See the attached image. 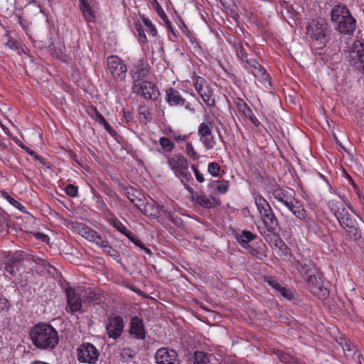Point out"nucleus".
<instances>
[{"instance_id":"6e6d98bb","label":"nucleus","mask_w":364,"mask_h":364,"mask_svg":"<svg viewBox=\"0 0 364 364\" xmlns=\"http://www.w3.org/2000/svg\"><path fill=\"white\" fill-rule=\"evenodd\" d=\"M157 11H158V14L159 15V16L163 19V21H164V22L166 23V24L167 26H171V22L168 19V17L166 16L165 12L164 11V10L160 7V6L158 4V9H157Z\"/></svg>"},{"instance_id":"6ab92c4d","label":"nucleus","mask_w":364,"mask_h":364,"mask_svg":"<svg viewBox=\"0 0 364 364\" xmlns=\"http://www.w3.org/2000/svg\"><path fill=\"white\" fill-rule=\"evenodd\" d=\"M82 301L85 304H99L101 301V294L97 289L89 287H79Z\"/></svg>"},{"instance_id":"a18cd8bd","label":"nucleus","mask_w":364,"mask_h":364,"mask_svg":"<svg viewBox=\"0 0 364 364\" xmlns=\"http://www.w3.org/2000/svg\"><path fill=\"white\" fill-rule=\"evenodd\" d=\"M187 155L192 158L193 160H197L199 158L197 152L195 151L193 144L191 142H188L186 146Z\"/></svg>"},{"instance_id":"603ef678","label":"nucleus","mask_w":364,"mask_h":364,"mask_svg":"<svg viewBox=\"0 0 364 364\" xmlns=\"http://www.w3.org/2000/svg\"><path fill=\"white\" fill-rule=\"evenodd\" d=\"M244 248L246 249L247 250H248V252L252 255L255 256L257 258L261 259V253L259 252V251L256 247H255L252 245H251L250 244H249L248 245L244 247Z\"/></svg>"},{"instance_id":"9d476101","label":"nucleus","mask_w":364,"mask_h":364,"mask_svg":"<svg viewBox=\"0 0 364 364\" xmlns=\"http://www.w3.org/2000/svg\"><path fill=\"white\" fill-rule=\"evenodd\" d=\"M132 90L146 100H156L159 95V92L155 86L147 80L134 82Z\"/></svg>"},{"instance_id":"58836bf2","label":"nucleus","mask_w":364,"mask_h":364,"mask_svg":"<svg viewBox=\"0 0 364 364\" xmlns=\"http://www.w3.org/2000/svg\"><path fill=\"white\" fill-rule=\"evenodd\" d=\"M102 250L104 252L107 253L114 259H118L120 257L119 252L117 250L112 248L109 242L106 245H104Z\"/></svg>"},{"instance_id":"13d9d810","label":"nucleus","mask_w":364,"mask_h":364,"mask_svg":"<svg viewBox=\"0 0 364 364\" xmlns=\"http://www.w3.org/2000/svg\"><path fill=\"white\" fill-rule=\"evenodd\" d=\"M5 45L11 50H16L18 49V43L11 39H8L6 42H5Z\"/></svg>"},{"instance_id":"dca6fc26","label":"nucleus","mask_w":364,"mask_h":364,"mask_svg":"<svg viewBox=\"0 0 364 364\" xmlns=\"http://www.w3.org/2000/svg\"><path fill=\"white\" fill-rule=\"evenodd\" d=\"M137 208L145 215L153 218H157L160 215L162 207L154 201L145 203L142 200L138 199L136 203Z\"/></svg>"},{"instance_id":"cd10ccee","label":"nucleus","mask_w":364,"mask_h":364,"mask_svg":"<svg viewBox=\"0 0 364 364\" xmlns=\"http://www.w3.org/2000/svg\"><path fill=\"white\" fill-rule=\"evenodd\" d=\"M256 237L257 235L255 234L248 230H242L240 234L236 236L237 242L242 247L248 245L250 242L255 240Z\"/></svg>"},{"instance_id":"49530a36","label":"nucleus","mask_w":364,"mask_h":364,"mask_svg":"<svg viewBox=\"0 0 364 364\" xmlns=\"http://www.w3.org/2000/svg\"><path fill=\"white\" fill-rule=\"evenodd\" d=\"M65 191L68 196L74 198L77 196L78 188L73 184H68L65 187Z\"/></svg>"},{"instance_id":"f704fd0d","label":"nucleus","mask_w":364,"mask_h":364,"mask_svg":"<svg viewBox=\"0 0 364 364\" xmlns=\"http://www.w3.org/2000/svg\"><path fill=\"white\" fill-rule=\"evenodd\" d=\"M135 355L136 352L129 348H124L120 352V359L122 362H128L129 359L133 358Z\"/></svg>"},{"instance_id":"338daca9","label":"nucleus","mask_w":364,"mask_h":364,"mask_svg":"<svg viewBox=\"0 0 364 364\" xmlns=\"http://www.w3.org/2000/svg\"><path fill=\"white\" fill-rule=\"evenodd\" d=\"M88 114L92 118H94L95 115L98 112V110L93 106H91L87 109Z\"/></svg>"},{"instance_id":"69168bd1","label":"nucleus","mask_w":364,"mask_h":364,"mask_svg":"<svg viewBox=\"0 0 364 364\" xmlns=\"http://www.w3.org/2000/svg\"><path fill=\"white\" fill-rule=\"evenodd\" d=\"M36 237L37 239L42 240L43 242H46L48 240V237L41 232H38L36 234Z\"/></svg>"},{"instance_id":"2f4dec72","label":"nucleus","mask_w":364,"mask_h":364,"mask_svg":"<svg viewBox=\"0 0 364 364\" xmlns=\"http://www.w3.org/2000/svg\"><path fill=\"white\" fill-rule=\"evenodd\" d=\"M113 225L119 232L124 235L127 238L132 239V233L119 220L114 219L113 220Z\"/></svg>"},{"instance_id":"c85d7f7f","label":"nucleus","mask_w":364,"mask_h":364,"mask_svg":"<svg viewBox=\"0 0 364 364\" xmlns=\"http://www.w3.org/2000/svg\"><path fill=\"white\" fill-rule=\"evenodd\" d=\"M196 203L205 208H211L215 205L220 204L218 199L213 197L210 200L206 198L205 195H199L198 197L196 198Z\"/></svg>"},{"instance_id":"f03ea898","label":"nucleus","mask_w":364,"mask_h":364,"mask_svg":"<svg viewBox=\"0 0 364 364\" xmlns=\"http://www.w3.org/2000/svg\"><path fill=\"white\" fill-rule=\"evenodd\" d=\"M33 344L41 350H53L59 343L58 331L50 324L40 323L30 332Z\"/></svg>"},{"instance_id":"de8ad7c7","label":"nucleus","mask_w":364,"mask_h":364,"mask_svg":"<svg viewBox=\"0 0 364 364\" xmlns=\"http://www.w3.org/2000/svg\"><path fill=\"white\" fill-rule=\"evenodd\" d=\"M92 242L95 243L101 249L103 248L104 245L108 243V241L100 236L97 232L95 234L93 239L91 240Z\"/></svg>"},{"instance_id":"c9c22d12","label":"nucleus","mask_w":364,"mask_h":364,"mask_svg":"<svg viewBox=\"0 0 364 364\" xmlns=\"http://www.w3.org/2000/svg\"><path fill=\"white\" fill-rule=\"evenodd\" d=\"M200 139L207 149H213L216 144L215 139L213 136L212 133L210 135H208V136H205L204 138H201Z\"/></svg>"},{"instance_id":"37998d69","label":"nucleus","mask_w":364,"mask_h":364,"mask_svg":"<svg viewBox=\"0 0 364 364\" xmlns=\"http://www.w3.org/2000/svg\"><path fill=\"white\" fill-rule=\"evenodd\" d=\"M220 166L216 162H210L208 166V171L213 176H218L220 174Z\"/></svg>"},{"instance_id":"e433bc0d","label":"nucleus","mask_w":364,"mask_h":364,"mask_svg":"<svg viewBox=\"0 0 364 364\" xmlns=\"http://www.w3.org/2000/svg\"><path fill=\"white\" fill-rule=\"evenodd\" d=\"M342 348L347 357H353L355 353V347L349 341H345V343L342 346Z\"/></svg>"},{"instance_id":"bb28decb","label":"nucleus","mask_w":364,"mask_h":364,"mask_svg":"<svg viewBox=\"0 0 364 364\" xmlns=\"http://www.w3.org/2000/svg\"><path fill=\"white\" fill-rule=\"evenodd\" d=\"M255 202L260 215H262L272 210L269 203L261 195H256L255 196Z\"/></svg>"},{"instance_id":"5701e85b","label":"nucleus","mask_w":364,"mask_h":364,"mask_svg":"<svg viewBox=\"0 0 364 364\" xmlns=\"http://www.w3.org/2000/svg\"><path fill=\"white\" fill-rule=\"evenodd\" d=\"M264 282L271 286L273 289L279 291L284 298L290 300L292 298L291 291L283 287L279 279L272 277H265Z\"/></svg>"},{"instance_id":"a19ab883","label":"nucleus","mask_w":364,"mask_h":364,"mask_svg":"<svg viewBox=\"0 0 364 364\" xmlns=\"http://www.w3.org/2000/svg\"><path fill=\"white\" fill-rule=\"evenodd\" d=\"M80 234L86 238L87 240L90 241L93 239V237L96 232L92 229H90L87 227H82V228L79 231Z\"/></svg>"},{"instance_id":"393cba45","label":"nucleus","mask_w":364,"mask_h":364,"mask_svg":"<svg viewBox=\"0 0 364 364\" xmlns=\"http://www.w3.org/2000/svg\"><path fill=\"white\" fill-rule=\"evenodd\" d=\"M26 256L24 252L20 253L17 256H12L9 258L7 264H6L5 269L10 274L14 276L19 271V264Z\"/></svg>"},{"instance_id":"052dcab7","label":"nucleus","mask_w":364,"mask_h":364,"mask_svg":"<svg viewBox=\"0 0 364 364\" xmlns=\"http://www.w3.org/2000/svg\"><path fill=\"white\" fill-rule=\"evenodd\" d=\"M28 154L29 155H31V156H33V157H34V159H35L36 160H38V161H41V164H45V161H44V159H42L41 157H40L38 155H37V154H36V152H35V151H33V150H31H31H29V151L28 152Z\"/></svg>"},{"instance_id":"20e7f679","label":"nucleus","mask_w":364,"mask_h":364,"mask_svg":"<svg viewBox=\"0 0 364 364\" xmlns=\"http://www.w3.org/2000/svg\"><path fill=\"white\" fill-rule=\"evenodd\" d=\"M331 21L341 33L352 35L356 28V21L344 4L337 2L331 11Z\"/></svg>"},{"instance_id":"ea45409f","label":"nucleus","mask_w":364,"mask_h":364,"mask_svg":"<svg viewBox=\"0 0 364 364\" xmlns=\"http://www.w3.org/2000/svg\"><path fill=\"white\" fill-rule=\"evenodd\" d=\"M142 21L145 26L147 28L148 31L152 36H156L157 35V30L155 28L154 25L152 23L151 20L146 17H142Z\"/></svg>"},{"instance_id":"9b49d317","label":"nucleus","mask_w":364,"mask_h":364,"mask_svg":"<svg viewBox=\"0 0 364 364\" xmlns=\"http://www.w3.org/2000/svg\"><path fill=\"white\" fill-rule=\"evenodd\" d=\"M307 289L315 296L324 299L328 295V289L324 287L318 272L304 279Z\"/></svg>"},{"instance_id":"f257e3e1","label":"nucleus","mask_w":364,"mask_h":364,"mask_svg":"<svg viewBox=\"0 0 364 364\" xmlns=\"http://www.w3.org/2000/svg\"><path fill=\"white\" fill-rule=\"evenodd\" d=\"M272 194L279 204L287 208L296 218L306 222L311 221L301 202L296 198L294 190L277 187L272 190Z\"/></svg>"},{"instance_id":"ddd939ff","label":"nucleus","mask_w":364,"mask_h":364,"mask_svg":"<svg viewBox=\"0 0 364 364\" xmlns=\"http://www.w3.org/2000/svg\"><path fill=\"white\" fill-rule=\"evenodd\" d=\"M154 358L157 364H180L178 355L175 350L161 348L155 353Z\"/></svg>"},{"instance_id":"3c124183","label":"nucleus","mask_w":364,"mask_h":364,"mask_svg":"<svg viewBox=\"0 0 364 364\" xmlns=\"http://www.w3.org/2000/svg\"><path fill=\"white\" fill-rule=\"evenodd\" d=\"M185 188L188 191V192L190 194L191 199L196 203V198L198 197L199 195L196 193L193 188H191L186 181H184L183 183H182Z\"/></svg>"},{"instance_id":"72a5a7b5","label":"nucleus","mask_w":364,"mask_h":364,"mask_svg":"<svg viewBox=\"0 0 364 364\" xmlns=\"http://www.w3.org/2000/svg\"><path fill=\"white\" fill-rule=\"evenodd\" d=\"M209 358L208 355L203 351H196L194 353V364H208Z\"/></svg>"},{"instance_id":"a878e982","label":"nucleus","mask_w":364,"mask_h":364,"mask_svg":"<svg viewBox=\"0 0 364 364\" xmlns=\"http://www.w3.org/2000/svg\"><path fill=\"white\" fill-rule=\"evenodd\" d=\"M80 9L87 22H93L95 18V11L90 6L88 0H79Z\"/></svg>"},{"instance_id":"864d4df0","label":"nucleus","mask_w":364,"mask_h":364,"mask_svg":"<svg viewBox=\"0 0 364 364\" xmlns=\"http://www.w3.org/2000/svg\"><path fill=\"white\" fill-rule=\"evenodd\" d=\"M191 168L193 169L196 178L199 183H203L205 181L203 175L199 171L197 168L196 166L193 164L191 165Z\"/></svg>"},{"instance_id":"39448f33","label":"nucleus","mask_w":364,"mask_h":364,"mask_svg":"<svg viewBox=\"0 0 364 364\" xmlns=\"http://www.w3.org/2000/svg\"><path fill=\"white\" fill-rule=\"evenodd\" d=\"M307 34L318 44L326 43L331 35V29L323 18L314 19L306 26Z\"/></svg>"},{"instance_id":"e2e57ef3","label":"nucleus","mask_w":364,"mask_h":364,"mask_svg":"<svg viewBox=\"0 0 364 364\" xmlns=\"http://www.w3.org/2000/svg\"><path fill=\"white\" fill-rule=\"evenodd\" d=\"M96 121H97L100 124H103L105 122V119L104 117L101 114V113L98 111V112L95 115L94 118Z\"/></svg>"},{"instance_id":"7ed1b4c3","label":"nucleus","mask_w":364,"mask_h":364,"mask_svg":"<svg viewBox=\"0 0 364 364\" xmlns=\"http://www.w3.org/2000/svg\"><path fill=\"white\" fill-rule=\"evenodd\" d=\"M328 206L331 213L336 216L341 227L348 233L353 240L360 238V232L357 228V223L353 215L349 213L343 203L335 200L328 202Z\"/></svg>"},{"instance_id":"4d7b16f0","label":"nucleus","mask_w":364,"mask_h":364,"mask_svg":"<svg viewBox=\"0 0 364 364\" xmlns=\"http://www.w3.org/2000/svg\"><path fill=\"white\" fill-rule=\"evenodd\" d=\"M9 301L3 296H0V311H4L6 309H8L9 305H8Z\"/></svg>"},{"instance_id":"2eb2a0df","label":"nucleus","mask_w":364,"mask_h":364,"mask_svg":"<svg viewBox=\"0 0 364 364\" xmlns=\"http://www.w3.org/2000/svg\"><path fill=\"white\" fill-rule=\"evenodd\" d=\"M149 70L150 67L146 62L142 60L136 61L130 70L134 83L145 80V77L149 73Z\"/></svg>"},{"instance_id":"79ce46f5","label":"nucleus","mask_w":364,"mask_h":364,"mask_svg":"<svg viewBox=\"0 0 364 364\" xmlns=\"http://www.w3.org/2000/svg\"><path fill=\"white\" fill-rule=\"evenodd\" d=\"M193 83H194L195 88L198 91V93L200 91H202L204 87H208L206 81L204 80V78H203L201 77H195Z\"/></svg>"},{"instance_id":"f3484780","label":"nucleus","mask_w":364,"mask_h":364,"mask_svg":"<svg viewBox=\"0 0 364 364\" xmlns=\"http://www.w3.org/2000/svg\"><path fill=\"white\" fill-rule=\"evenodd\" d=\"M129 334L138 340H144L146 338V331L144 322L138 316L132 318L129 323Z\"/></svg>"},{"instance_id":"c756f323","label":"nucleus","mask_w":364,"mask_h":364,"mask_svg":"<svg viewBox=\"0 0 364 364\" xmlns=\"http://www.w3.org/2000/svg\"><path fill=\"white\" fill-rule=\"evenodd\" d=\"M198 94L208 107L215 105V102L214 97H213V91L209 87H204Z\"/></svg>"},{"instance_id":"b1692460","label":"nucleus","mask_w":364,"mask_h":364,"mask_svg":"<svg viewBox=\"0 0 364 364\" xmlns=\"http://www.w3.org/2000/svg\"><path fill=\"white\" fill-rule=\"evenodd\" d=\"M263 223L270 232H275L279 230V222L272 210L261 215Z\"/></svg>"},{"instance_id":"5fc2aeb1","label":"nucleus","mask_w":364,"mask_h":364,"mask_svg":"<svg viewBox=\"0 0 364 364\" xmlns=\"http://www.w3.org/2000/svg\"><path fill=\"white\" fill-rule=\"evenodd\" d=\"M4 196L14 207H16L18 209H21V208H24L18 201L16 200L8 193H6L5 195H4Z\"/></svg>"},{"instance_id":"f8f14e48","label":"nucleus","mask_w":364,"mask_h":364,"mask_svg":"<svg viewBox=\"0 0 364 364\" xmlns=\"http://www.w3.org/2000/svg\"><path fill=\"white\" fill-rule=\"evenodd\" d=\"M65 295L67 299V311L74 314L81 310L82 306V297L81 292L77 291L73 287L65 289Z\"/></svg>"},{"instance_id":"a211bd4d","label":"nucleus","mask_w":364,"mask_h":364,"mask_svg":"<svg viewBox=\"0 0 364 364\" xmlns=\"http://www.w3.org/2000/svg\"><path fill=\"white\" fill-rule=\"evenodd\" d=\"M296 269L304 279L311 276H314V274L318 272L314 263L306 258L299 260L296 262Z\"/></svg>"},{"instance_id":"412c9836","label":"nucleus","mask_w":364,"mask_h":364,"mask_svg":"<svg viewBox=\"0 0 364 364\" xmlns=\"http://www.w3.org/2000/svg\"><path fill=\"white\" fill-rule=\"evenodd\" d=\"M235 104L239 112L247 117L255 127H258L260 125L259 121L253 114L250 107L243 101V100L237 98L235 100Z\"/></svg>"},{"instance_id":"680f3d73","label":"nucleus","mask_w":364,"mask_h":364,"mask_svg":"<svg viewBox=\"0 0 364 364\" xmlns=\"http://www.w3.org/2000/svg\"><path fill=\"white\" fill-rule=\"evenodd\" d=\"M132 239H129L133 243H134L136 246L142 248L144 247V245L141 241H140L139 239L136 238L134 235L132 234Z\"/></svg>"},{"instance_id":"0eeeda50","label":"nucleus","mask_w":364,"mask_h":364,"mask_svg":"<svg viewBox=\"0 0 364 364\" xmlns=\"http://www.w3.org/2000/svg\"><path fill=\"white\" fill-rule=\"evenodd\" d=\"M350 65L354 69L364 73V44L360 41H355L348 48V55Z\"/></svg>"},{"instance_id":"774afa93","label":"nucleus","mask_w":364,"mask_h":364,"mask_svg":"<svg viewBox=\"0 0 364 364\" xmlns=\"http://www.w3.org/2000/svg\"><path fill=\"white\" fill-rule=\"evenodd\" d=\"M161 211L166 215V217L172 221H174L173 213L171 212H168L166 210H164L163 208Z\"/></svg>"},{"instance_id":"4be33fe9","label":"nucleus","mask_w":364,"mask_h":364,"mask_svg":"<svg viewBox=\"0 0 364 364\" xmlns=\"http://www.w3.org/2000/svg\"><path fill=\"white\" fill-rule=\"evenodd\" d=\"M166 101L170 106H183L185 105L186 99L179 91L169 88L166 90Z\"/></svg>"},{"instance_id":"423d86ee","label":"nucleus","mask_w":364,"mask_h":364,"mask_svg":"<svg viewBox=\"0 0 364 364\" xmlns=\"http://www.w3.org/2000/svg\"><path fill=\"white\" fill-rule=\"evenodd\" d=\"M168 164L174 174L180 178L181 183L193 180L192 174L188 170V160L183 156L173 155L168 159Z\"/></svg>"},{"instance_id":"473e14b6","label":"nucleus","mask_w":364,"mask_h":364,"mask_svg":"<svg viewBox=\"0 0 364 364\" xmlns=\"http://www.w3.org/2000/svg\"><path fill=\"white\" fill-rule=\"evenodd\" d=\"M137 193V190L133 187L124 188V195L135 205L138 203V199H139L136 195Z\"/></svg>"},{"instance_id":"1a4fd4ad","label":"nucleus","mask_w":364,"mask_h":364,"mask_svg":"<svg viewBox=\"0 0 364 364\" xmlns=\"http://www.w3.org/2000/svg\"><path fill=\"white\" fill-rule=\"evenodd\" d=\"M99 356V350L92 343H83L77 348V359L81 363L95 364Z\"/></svg>"},{"instance_id":"4468645a","label":"nucleus","mask_w":364,"mask_h":364,"mask_svg":"<svg viewBox=\"0 0 364 364\" xmlns=\"http://www.w3.org/2000/svg\"><path fill=\"white\" fill-rule=\"evenodd\" d=\"M124 328V320L119 316L109 318L106 323L107 334L109 338H112L114 340H117L121 336Z\"/></svg>"},{"instance_id":"bf43d9fd","label":"nucleus","mask_w":364,"mask_h":364,"mask_svg":"<svg viewBox=\"0 0 364 364\" xmlns=\"http://www.w3.org/2000/svg\"><path fill=\"white\" fill-rule=\"evenodd\" d=\"M172 137L177 141H184L186 140V136L182 135L180 132H174Z\"/></svg>"},{"instance_id":"7c9ffc66","label":"nucleus","mask_w":364,"mask_h":364,"mask_svg":"<svg viewBox=\"0 0 364 364\" xmlns=\"http://www.w3.org/2000/svg\"><path fill=\"white\" fill-rule=\"evenodd\" d=\"M213 127V122H211L210 121L202 122L199 125L198 129V134L200 139L204 138L205 136H208V135H210V134L212 133Z\"/></svg>"},{"instance_id":"4c0bfd02","label":"nucleus","mask_w":364,"mask_h":364,"mask_svg":"<svg viewBox=\"0 0 364 364\" xmlns=\"http://www.w3.org/2000/svg\"><path fill=\"white\" fill-rule=\"evenodd\" d=\"M159 144L163 149L167 152H170L173 150L174 145L172 141L167 137L163 136L159 139Z\"/></svg>"},{"instance_id":"09e8293b","label":"nucleus","mask_w":364,"mask_h":364,"mask_svg":"<svg viewBox=\"0 0 364 364\" xmlns=\"http://www.w3.org/2000/svg\"><path fill=\"white\" fill-rule=\"evenodd\" d=\"M135 27H136V31L139 34L140 42L145 43L147 40H146V37L145 33L144 31V29L142 28V26L140 24H136Z\"/></svg>"},{"instance_id":"0e129e2a","label":"nucleus","mask_w":364,"mask_h":364,"mask_svg":"<svg viewBox=\"0 0 364 364\" xmlns=\"http://www.w3.org/2000/svg\"><path fill=\"white\" fill-rule=\"evenodd\" d=\"M105 128V129L112 135L115 134V131L112 129V127L107 123V121L102 124Z\"/></svg>"},{"instance_id":"6e6552de","label":"nucleus","mask_w":364,"mask_h":364,"mask_svg":"<svg viewBox=\"0 0 364 364\" xmlns=\"http://www.w3.org/2000/svg\"><path fill=\"white\" fill-rule=\"evenodd\" d=\"M107 72L112 77L119 81H123L127 75V66L117 56L111 55L107 58Z\"/></svg>"},{"instance_id":"aec40b11","label":"nucleus","mask_w":364,"mask_h":364,"mask_svg":"<svg viewBox=\"0 0 364 364\" xmlns=\"http://www.w3.org/2000/svg\"><path fill=\"white\" fill-rule=\"evenodd\" d=\"M245 67L251 69V73L257 78H261L264 81H269L270 76L267 70L255 59H249L245 63Z\"/></svg>"},{"instance_id":"8fccbe9b","label":"nucleus","mask_w":364,"mask_h":364,"mask_svg":"<svg viewBox=\"0 0 364 364\" xmlns=\"http://www.w3.org/2000/svg\"><path fill=\"white\" fill-rule=\"evenodd\" d=\"M228 187H229L228 181H223L222 183H220V184H218L217 186L216 190L218 193L224 194L228 191Z\"/></svg>"},{"instance_id":"c03bdc74","label":"nucleus","mask_w":364,"mask_h":364,"mask_svg":"<svg viewBox=\"0 0 364 364\" xmlns=\"http://www.w3.org/2000/svg\"><path fill=\"white\" fill-rule=\"evenodd\" d=\"M235 48L237 58L241 61L246 63L249 59L247 58V54L243 46L241 45H237L235 46Z\"/></svg>"}]
</instances>
